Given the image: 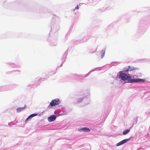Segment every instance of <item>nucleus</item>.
I'll return each instance as SVG.
<instances>
[{
    "label": "nucleus",
    "mask_w": 150,
    "mask_h": 150,
    "mask_svg": "<svg viewBox=\"0 0 150 150\" xmlns=\"http://www.w3.org/2000/svg\"><path fill=\"white\" fill-rule=\"evenodd\" d=\"M132 70L131 68L130 67H128V69L127 70H126V71H131Z\"/></svg>",
    "instance_id": "10"
},
{
    "label": "nucleus",
    "mask_w": 150,
    "mask_h": 150,
    "mask_svg": "<svg viewBox=\"0 0 150 150\" xmlns=\"http://www.w3.org/2000/svg\"><path fill=\"white\" fill-rule=\"evenodd\" d=\"M60 103V100L58 99H55L52 100L50 105L48 106V107L54 106L56 105L59 104Z\"/></svg>",
    "instance_id": "2"
},
{
    "label": "nucleus",
    "mask_w": 150,
    "mask_h": 150,
    "mask_svg": "<svg viewBox=\"0 0 150 150\" xmlns=\"http://www.w3.org/2000/svg\"><path fill=\"white\" fill-rule=\"evenodd\" d=\"M102 56H103L105 54V52L103 51H102Z\"/></svg>",
    "instance_id": "12"
},
{
    "label": "nucleus",
    "mask_w": 150,
    "mask_h": 150,
    "mask_svg": "<svg viewBox=\"0 0 150 150\" xmlns=\"http://www.w3.org/2000/svg\"><path fill=\"white\" fill-rule=\"evenodd\" d=\"M56 119V116L55 115H52L49 117L48 120L49 122H51L54 121Z\"/></svg>",
    "instance_id": "5"
},
{
    "label": "nucleus",
    "mask_w": 150,
    "mask_h": 150,
    "mask_svg": "<svg viewBox=\"0 0 150 150\" xmlns=\"http://www.w3.org/2000/svg\"><path fill=\"white\" fill-rule=\"evenodd\" d=\"M37 115V114H33L31 115H30L25 120V122H26L28 119H29L30 118H32V117H33L35 116H36Z\"/></svg>",
    "instance_id": "7"
},
{
    "label": "nucleus",
    "mask_w": 150,
    "mask_h": 150,
    "mask_svg": "<svg viewBox=\"0 0 150 150\" xmlns=\"http://www.w3.org/2000/svg\"><path fill=\"white\" fill-rule=\"evenodd\" d=\"M25 108H26L25 106L24 107L19 108H17V111L18 112H19L21 111L22 110H23Z\"/></svg>",
    "instance_id": "9"
},
{
    "label": "nucleus",
    "mask_w": 150,
    "mask_h": 150,
    "mask_svg": "<svg viewBox=\"0 0 150 150\" xmlns=\"http://www.w3.org/2000/svg\"><path fill=\"white\" fill-rule=\"evenodd\" d=\"M145 81V80L144 79H132L131 81H130V82H137L139 81H142V82H144Z\"/></svg>",
    "instance_id": "4"
},
{
    "label": "nucleus",
    "mask_w": 150,
    "mask_h": 150,
    "mask_svg": "<svg viewBox=\"0 0 150 150\" xmlns=\"http://www.w3.org/2000/svg\"><path fill=\"white\" fill-rule=\"evenodd\" d=\"M129 139H125L122 140V141H121L120 142L117 143L116 144V146H120L121 145H122L123 144H124L126 143L127 142H128V141H129Z\"/></svg>",
    "instance_id": "3"
},
{
    "label": "nucleus",
    "mask_w": 150,
    "mask_h": 150,
    "mask_svg": "<svg viewBox=\"0 0 150 150\" xmlns=\"http://www.w3.org/2000/svg\"><path fill=\"white\" fill-rule=\"evenodd\" d=\"M79 131H82L84 132H89L90 131V129L87 127H84L80 129Z\"/></svg>",
    "instance_id": "6"
},
{
    "label": "nucleus",
    "mask_w": 150,
    "mask_h": 150,
    "mask_svg": "<svg viewBox=\"0 0 150 150\" xmlns=\"http://www.w3.org/2000/svg\"><path fill=\"white\" fill-rule=\"evenodd\" d=\"M130 129H127L124 130L123 132V135H125L127 134L130 131Z\"/></svg>",
    "instance_id": "8"
},
{
    "label": "nucleus",
    "mask_w": 150,
    "mask_h": 150,
    "mask_svg": "<svg viewBox=\"0 0 150 150\" xmlns=\"http://www.w3.org/2000/svg\"><path fill=\"white\" fill-rule=\"evenodd\" d=\"M83 99L82 98H79L78 99L77 102L78 103H80L82 101Z\"/></svg>",
    "instance_id": "11"
},
{
    "label": "nucleus",
    "mask_w": 150,
    "mask_h": 150,
    "mask_svg": "<svg viewBox=\"0 0 150 150\" xmlns=\"http://www.w3.org/2000/svg\"><path fill=\"white\" fill-rule=\"evenodd\" d=\"M75 9H79V7H78V6H76V7L75 8Z\"/></svg>",
    "instance_id": "13"
},
{
    "label": "nucleus",
    "mask_w": 150,
    "mask_h": 150,
    "mask_svg": "<svg viewBox=\"0 0 150 150\" xmlns=\"http://www.w3.org/2000/svg\"><path fill=\"white\" fill-rule=\"evenodd\" d=\"M120 76L121 78L124 81H125L128 80V82L129 83H132V82L129 81H131L133 79L131 78L129 76H127L124 73L122 72L120 73Z\"/></svg>",
    "instance_id": "1"
}]
</instances>
